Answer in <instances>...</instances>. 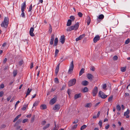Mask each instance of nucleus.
Returning a JSON list of instances; mask_svg holds the SVG:
<instances>
[{"label":"nucleus","instance_id":"obj_28","mask_svg":"<svg viewBox=\"0 0 130 130\" xmlns=\"http://www.w3.org/2000/svg\"><path fill=\"white\" fill-rule=\"evenodd\" d=\"M32 90L31 89H29V88L27 89V91L26 93V96H27L30 94V93Z\"/></svg>","mask_w":130,"mask_h":130},{"label":"nucleus","instance_id":"obj_50","mask_svg":"<svg viewBox=\"0 0 130 130\" xmlns=\"http://www.w3.org/2000/svg\"><path fill=\"white\" fill-rule=\"evenodd\" d=\"M59 52V50L57 49H56L55 50V56H56V55L58 54Z\"/></svg>","mask_w":130,"mask_h":130},{"label":"nucleus","instance_id":"obj_2","mask_svg":"<svg viewBox=\"0 0 130 130\" xmlns=\"http://www.w3.org/2000/svg\"><path fill=\"white\" fill-rule=\"evenodd\" d=\"M9 24V18L8 17H5V18L4 20L2 23L1 26L2 27L6 28Z\"/></svg>","mask_w":130,"mask_h":130},{"label":"nucleus","instance_id":"obj_63","mask_svg":"<svg viewBox=\"0 0 130 130\" xmlns=\"http://www.w3.org/2000/svg\"><path fill=\"white\" fill-rule=\"evenodd\" d=\"M6 127V125L4 124L2 125L1 127V129L2 128H5Z\"/></svg>","mask_w":130,"mask_h":130},{"label":"nucleus","instance_id":"obj_64","mask_svg":"<svg viewBox=\"0 0 130 130\" xmlns=\"http://www.w3.org/2000/svg\"><path fill=\"white\" fill-rule=\"evenodd\" d=\"M125 97L128 96H129V93H125Z\"/></svg>","mask_w":130,"mask_h":130},{"label":"nucleus","instance_id":"obj_23","mask_svg":"<svg viewBox=\"0 0 130 130\" xmlns=\"http://www.w3.org/2000/svg\"><path fill=\"white\" fill-rule=\"evenodd\" d=\"M21 119H20L18 120L16 122V123L15 124L14 126H17V125L20 124L22 121Z\"/></svg>","mask_w":130,"mask_h":130},{"label":"nucleus","instance_id":"obj_57","mask_svg":"<svg viewBox=\"0 0 130 130\" xmlns=\"http://www.w3.org/2000/svg\"><path fill=\"white\" fill-rule=\"evenodd\" d=\"M71 92V90L70 89H68V94L69 95L70 94Z\"/></svg>","mask_w":130,"mask_h":130},{"label":"nucleus","instance_id":"obj_6","mask_svg":"<svg viewBox=\"0 0 130 130\" xmlns=\"http://www.w3.org/2000/svg\"><path fill=\"white\" fill-rule=\"evenodd\" d=\"M98 92V88L97 87H95L92 91V95L93 96H95L97 94Z\"/></svg>","mask_w":130,"mask_h":130},{"label":"nucleus","instance_id":"obj_22","mask_svg":"<svg viewBox=\"0 0 130 130\" xmlns=\"http://www.w3.org/2000/svg\"><path fill=\"white\" fill-rule=\"evenodd\" d=\"M87 23L88 25H89L91 22V19L90 17L88 16L87 17Z\"/></svg>","mask_w":130,"mask_h":130},{"label":"nucleus","instance_id":"obj_33","mask_svg":"<svg viewBox=\"0 0 130 130\" xmlns=\"http://www.w3.org/2000/svg\"><path fill=\"white\" fill-rule=\"evenodd\" d=\"M104 16L102 14H101L99 15L98 17V18L99 19L102 20L104 18Z\"/></svg>","mask_w":130,"mask_h":130},{"label":"nucleus","instance_id":"obj_24","mask_svg":"<svg viewBox=\"0 0 130 130\" xmlns=\"http://www.w3.org/2000/svg\"><path fill=\"white\" fill-rule=\"evenodd\" d=\"M85 69L84 68H82L79 72V75L80 76L82 74L84 73Z\"/></svg>","mask_w":130,"mask_h":130},{"label":"nucleus","instance_id":"obj_58","mask_svg":"<svg viewBox=\"0 0 130 130\" xmlns=\"http://www.w3.org/2000/svg\"><path fill=\"white\" fill-rule=\"evenodd\" d=\"M4 88V85L3 84H2L0 85V88Z\"/></svg>","mask_w":130,"mask_h":130},{"label":"nucleus","instance_id":"obj_41","mask_svg":"<svg viewBox=\"0 0 130 130\" xmlns=\"http://www.w3.org/2000/svg\"><path fill=\"white\" fill-rule=\"evenodd\" d=\"M39 103V102L37 101H36L34 104L33 105V106H37Z\"/></svg>","mask_w":130,"mask_h":130},{"label":"nucleus","instance_id":"obj_11","mask_svg":"<svg viewBox=\"0 0 130 130\" xmlns=\"http://www.w3.org/2000/svg\"><path fill=\"white\" fill-rule=\"evenodd\" d=\"M87 77L89 79L91 80H93L92 78L93 77V75L90 73H88L87 75Z\"/></svg>","mask_w":130,"mask_h":130},{"label":"nucleus","instance_id":"obj_44","mask_svg":"<svg viewBox=\"0 0 130 130\" xmlns=\"http://www.w3.org/2000/svg\"><path fill=\"white\" fill-rule=\"evenodd\" d=\"M118 57L116 55L114 56L113 58V59L114 60H116L118 59Z\"/></svg>","mask_w":130,"mask_h":130},{"label":"nucleus","instance_id":"obj_26","mask_svg":"<svg viewBox=\"0 0 130 130\" xmlns=\"http://www.w3.org/2000/svg\"><path fill=\"white\" fill-rule=\"evenodd\" d=\"M21 116V114H20L18 115V116H17L14 119L13 121V122H15V121H16Z\"/></svg>","mask_w":130,"mask_h":130},{"label":"nucleus","instance_id":"obj_53","mask_svg":"<svg viewBox=\"0 0 130 130\" xmlns=\"http://www.w3.org/2000/svg\"><path fill=\"white\" fill-rule=\"evenodd\" d=\"M56 89V88L55 87H53L51 90V92H52L54 91Z\"/></svg>","mask_w":130,"mask_h":130},{"label":"nucleus","instance_id":"obj_31","mask_svg":"<svg viewBox=\"0 0 130 130\" xmlns=\"http://www.w3.org/2000/svg\"><path fill=\"white\" fill-rule=\"evenodd\" d=\"M50 124L49 123L47 124L45 126L43 127V129L45 130L50 126Z\"/></svg>","mask_w":130,"mask_h":130},{"label":"nucleus","instance_id":"obj_35","mask_svg":"<svg viewBox=\"0 0 130 130\" xmlns=\"http://www.w3.org/2000/svg\"><path fill=\"white\" fill-rule=\"evenodd\" d=\"M28 104H25L24 106L22 108V110H25L26 109V108L27 107Z\"/></svg>","mask_w":130,"mask_h":130},{"label":"nucleus","instance_id":"obj_16","mask_svg":"<svg viewBox=\"0 0 130 130\" xmlns=\"http://www.w3.org/2000/svg\"><path fill=\"white\" fill-rule=\"evenodd\" d=\"M89 82L86 80H85L83 81L82 83V84L84 86H87L88 85Z\"/></svg>","mask_w":130,"mask_h":130},{"label":"nucleus","instance_id":"obj_61","mask_svg":"<svg viewBox=\"0 0 130 130\" xmlns=\"http://www.w3.org/2000/svg\"><path fill=\"white\" fill-rule=\"evenodd\" d=\"M78 122V120L76 119L73 122V124H76Z\"/></svg>","mask_w":130,"mask_h":130},{"label":"nucleus","instance_id":"obj_12","mask_svg":"<svg viewBox=\"0 0 130 130\" xmlns=\"http://www.w3.org/2000/svg\"><path fill=\"white\" fill-rule=\"evenodd\" d=\"M51 39L50 42V44L51 45H52L54 39V34H52L51 35Z\"/></svg>","mask_w":130,"mask_h":130},{"label":"nucleus","instance_id":"obj_62","mask_svg":"<svg viewBox=\"0 0 130 130\" xmlns=\"http://www.w3.org/2000/svg\"><path fill=\"white\" fill-rule=\"evenodd\" d=\"M95 68L93 67H92L91 68H90V70L93 71H94L95 70Z\"/></svg>","mask_w":130,"mask_h":130},{"label":"nucleus","instance_id":"obj_37","mask_svg":"<svg viewBox=\"0 0 130 130\" xmlns=\"http://www.w3.org/2000/svg\"><path fill=\"white\" fill-rule=\"evenodd\" d=\"M87 126L86 125H84L81 127L80 129L81 130H83Z\"/></svg>","mask_w":130,"mask_h":130},{"label":"nucleus","instance_id":"obj_48","mask_svg":"<svg viewBox=\"0 0 130 130\" xmlns=\"http://www.w3.org/2000/svg\"><path fill=\"white\" fill-rule=\"evenodd\" d=\"M32 4H31V5L30 6L29 8V10H28V12H31V10L32 9Z\"/></svg>","mask_w":130,"mask_h":130},{"label":"nucleus","instance_id":"obj_51","mask_svg":"<svg viewBox=\"0 0 130 130\" xmlns=\"http://www.w3.org/2000/svg\"><path fill=\"white\" fill-rule=\"evenodd\" d=\"M24 11H22V13L21 14V16L22 17L24 18L25 17V14L24 13Z\"/></svg>","mask_w":130,"mask_h":130},{"label":"nucleus","instance_id":"obj_52","mask_svg":"<svg viewBox=\"0 0 130 130\" xmlns=\"http://www.w3.org/2000/svg\"><path fill=\"white\" fill-rule=\"evenodd\" d=\"M102 121L101 120H100L99 122V125L101 127H102Z\"/></svg>","mask_w":130,"mask_h":130},{"label":"nucleus","instance_id":"obj_47","mask_svg":"<svg viewBox=\"0 0 130 130\" xmlns=\"http://www.w3.org/2000/svg\"><path fill=\"white\" fill-rule=\"evenodd\" d=\"M70 19L72 20V21H74L75 19V18L72 15L70 17Z\"/></svg>","mask_w":130,"mask_h":130},{"label":"nucleus","instance_id":"obj_36","mask_svg":"<svg viewBox=\"0 0 130 130\" xmlns=\"http://www.w3.org/2000/svg\"><path fill=\"white\" fill-rule=\"evenodd\" d=\"M116 109L118 111H120L121 109L120 106L119 105H117L116 106Z\"/></svg>","mask_w":130,"mask_h":130},{"label":"nucleus","instance_id":"obj_39","mask_svg":"<svg viewBox=\"0 0 130 130\" xmlns=\"http://www.w3.org/2000/svg\"><path fill=\"white\" fill-rule=\"evenodd\" d=\"M55 82L57 84H58L59 83V81L57 78H56L54 79Z\"/></svg>","mask_w":130,"mask_h":130},{"label":"nucleus","instance_id":"obj_10","mask_svg":"<svg viewBox=\"0 0 130 130\" xmlns=\"http://www.w3.org/2000/svg\"><path fill=\"white\" fill-rule=\"evenodd\" d=\"M85 36V34H83L82 35H80L76 39V41L80 40L82 39L83 37H84Z\"/></svg>","mask_w":130,"mask_h":130},{"label":"nucleus","instance_id":"obj_27","mask_svg":"<svg viewBox=\"0 0 130 130\" xmlns=\"http://www.w3.org/2000/svg\"><path fill=\"white\" fill-rule=\"evenodd\" d=\"M126 67L125 66L124 67H122L121 68V70L122 72H125L126 69Z\"/></svg>","mask_w":130,"mask_h":130},{"label":"nucleus","instance_id":"obj_9","mask_svg":"<svg viewBox=\"0 0 130 130\" xmlns=\"http://www.w3.org/2000/svg\"><path fill=\"white\" fill-rule=\"evenodd\" d=\"M56 102V98L54 97L52 99L50 102V104L51 105H53Z\"/></svg>","mask_w":130,"mask_h":130},{"label":"nucleus","instance_id":"obj_32","mask_svg":"<svg viewBox=\"0 0 130 130\" xmlns=\"http://www.w3.org/2000/svg\"><path fill=\"white\" fill-rule=\"evenodd\" d=\"M77 124H76L72 126L71 128V129L72 130L76 129L77 127Z\"/></svg>","mask_w":130,"mask_h":130},{"label":"nucleus","instance_id":"obj_25","mask_svg":"<svg viewBox=\"0 0 130 130\" xmlns=\"http://www.w3.org/2000/svg\"><path fill=\"white\" fill-rule=\"evenodd\" d=\"M92 106V104L91 103H88L86 104L85 105V107H90Z\"/></svg>","mask_w":130,"mask_h":130},{"label":"nucleus","instance_id":"obj_30","mask_svg":"<svg viewBox=\"0 0 130 130\" xmlns=\"http://www.w3.org/2000/svg\"><path fill=\"white\" fill-rule=\"evenodd\" d=\"M129 113V110L127 109V110L126 111L124 112V116H126L128 115Z\"/></svg>","mask_w":130,"mask_h":130},{"label":"nucleus","instance_id":"obj_7","mask_svg":"<svg viewBox=\"0 0 130 130\" xmlns=\"http://www.w3.org/2000/svg\"><path fill=\"white\" fill-rule=\"evenodd\" d=\"M34 30V28L31 27L30 28L29 32L30 35L32 37L34 36L35 35L33 33Z\"/></svg>","mask_w":130,"mask_h":130},{"label":"nucleus","instance_id":"obj_34","mask_svg":"<svg viewBox=\"0 0 130 130\" xmlns=\"http://www.w3.org/2000/svg\"><path fill=\"white\" fill-rule=\"evenodd\" d=\"M24 62L23 60H22L18 62V64L20 66H22L23 63Z\"/></svg>","mask_w":130,"mask_h":130},{"label":"nucleus","instance_id":"obj_13","mask_svg":"<svg viewBox=\"0 0 130 130\" xmlns=\"http://www.w3.org/2000/svg\"><path fill=\"white\" fill-rule=\"evenodd\" d=\"M100 39V37L98 35L96 36L93 39V41L94 43L96 42Z\"/></svg>","mask_w":130,"mask_h":130},{"label":"nucleus","instance_id":"obj_1","mask_svg":"<svg viewBox=\"0 0 130 130\" xmlns=\"http://www.w3.org/2000/svg\"><path fill=\"white\" fill-rule=\"evenodd\" d=\"M79 26L78 22H77L74 25L72 26L67 28L66 29L67 31H71L72 30H76L78 29Z\"/></svg>","mask_w":130,"mask_h":130},{"label":"nucleus","instance_id":"obj_4","mask_svg":"<svg viewBox=\"0 0 130 130\" xmlns=\"http://www.w3.org/2000/svg\"><path fill=\"white\" fill-rule=\"evenodd\" d=\"M76 80L75 78H73L70 80L68 83V85L70 87L74 85L76 82Z\"/></svg>","mask_w":130,"mask_h":130},{"label":"nucleus","instance_id":"obj_5","mask_svg":"<svg viewBox=\"0 0 130 130\" xmlns=\"http://www.w3.org/2000/svg\"><path fill=\"white\" fill-rule=\"evenodd\" d=\"M99 94L100 96L103 99H105L107 96L105 95L103 92L101 91L99 92Z\"/></svg>","mask_w":130,"mask_h":130},{"label":"nucleus","instance_id":"obj_29","mask_svg":"<svg viewBox=\"0 0 130 130\" xmlns=\"http://www.w3.org/2000/svg\"><path fill=\"white\" fill-rule=\"evenodd\" d=\"M83 92H87L88 91V89L87 87H85L83 89Z\"/></svg>","mask_w":130,"mask_h":130},{"label":"nucleus","instance_id":"obj_38","mask_svg":"<svg viewBox=\"0 0 130 130\" xmlns=\"http://www.w3.org/2000/svg\"><path fill=\"white\" fill-rule=\"evenodd\" d=\"M35 115H34L33 116L31 117V123H32L34 121L35 119Z\"/></svg>","mask_w":130,"mask_h":130},{"label":"nucleus","instance_id":"obj_42","mask_svg":"<svg viewBox=\"0 0 130 130\" xmlns=\"http://www.w3.org/2000/svg\"><path fill=\"white\" fill-rule=\"evenodd\" d=\"M113 98L112 96H110L108 99V101L109 102H110L112 101Z\"/></svg>","mask_w":130,"mask_h":130},{"label":"nucleus","instance_id":"obj_8","mask_svg":"<svg viewBox=\"0 0 130 130\" xmlns=\"http://www.w3.org/2000/svg\"><path fill=\"white\" fill-rule=\"evenodd\" d=\"M65 38L64 37V35H62L61 36V38L60 40V41L62 44H63L65 40Z\"/></svg>","mask_w":130,"mask_h":130},{"label":"nucleus","instance_id":"obj_15","mask_svg":"<svg viewBox=\"0 0 130 130\" xmlns=\"http://www.w3.org/2000/svg\"><path fill=\"white\" fill-rule=\"evenodd\" d=\"M26 7V2H24L23 4L21 6V11H24V9Z\"/></svg>","mask_w":130,"mask_h":130},{"label":"nucleus","instance_id":"obj_18","mask_svg":"<svg viewBox=\"0 0 130 130\" xmlns=\"http://www.w3.org/2000/svg\"><path fill=\"white\" fill-rule=\"evenodd\" d=\"M81 96L82 94L81 93L75 94L74 95V99H76L79 98H80L81 97Z\"/></svg>","mask_w":130,"mask_h":130},{"label":"nucleus","instance_id":"obj_46","mask_svg":"<svg viewBox=\"0 0 130 130\" xmlns=\"http://www.w3.org/2000/svg\"><path fill=\"white\" fill-rule=\"evenodd\" d=\"M130 42V40L128 38L126 40L125 42V44H128Z\"/></svg>","mask_w":130,"mask_h":130},{"label":"nucleus","instance_id":"obj_14","mask_svg":"<svg viewBox=\"0 0 130 130\" xmlns=\"http://www.w3.org/2000/svg\"><path fill=\"white\" fill-rule=\"evenodd\" d=\"M60 108V106L59 104H57L55 105L54 107L53 108V109L54 110H58Z\"/></svg>","mask_w":130,"mask_h":130},{"label":"nucleus","instance_id":"obj_20","mask_svg":"<svg viewBox=\"0 0 130 130\" xmlns=\"http://www.w3.org/2000/svg\"><path fill=\"white\" fill-rule=\"evenodd\" d=\"M72 24V20L70 19H69L67 22V26H71Z\"/></svg>","mask_w":130,"mask_h":130},{"label":"nucleus","instance_id":"obj_45","mask_svg":"<svg viewBox=\"0 0 130 130\" xmlns=\"http://www.w3.org/2000/svg\"><path fill=\"white\" fill-rule=\"evenodd\" d=\"M106 84H104L103 85L102 88L104 90H106Z\"/></svg>","mask_w":130,"mask_h":130},{"label":"nucleus","instance_id":"obj_49","mask_svg":"<svg viewBox=\"0 0 130 130\" xmlns=\"http://www.w3.org/2000/svg\"><path fill=\"white\" fill-rule=\"evenodd\" d=\"M28 120V119H25L23 120L22 121V123H24L26 122H27Z\"/></svg>","mask_w":130,"mask_h":130},{"label":"nucleus","instance_id":"obj_3","mask_svg":"<svg viewBox=\"0 0 130 130\" xmlns=\"http://www.w3.org/2000/svg\"><path fill=\"white\" fill-rule=\"evenodd\" d=\"M74 68V64L73 61H72L70 63L69 66V68L68 71V74H72V72Z\"/></svg>","mask_w":130,"mask_h":130},{"label":"nucleus","instance_id":"obj_56","mask_svg":"<svg viewBox=\"0 0 130 130\" xmlns=\"http://www.w3.org/2000/svg\"><path fill=\"white\" fill-rule=\"evenodd\" d=\"M46 122L45 121H42L41 123V124L43 125H44L46 123Z\"/></svg>","mask_w":130,"mask_h":130},{"label":"nucleus","instance_id":"obj_55","mask_svg":"<svg viewBox=\"0 0 130 130\" xmlns=\"http://www.w3.org/2000/svg\"><path fill=\"white\" fill-rule=\"evenodd\" d=\"M20 103V101H18L16 102L15 104V109H16V108L17 107V105L19 103Z\"/></svg>","mask_w":130,"mask_h":130},{"label":"nucleus","instance_id":"obj_59","mask_svg":"<svg viewBox=\"0 0 130 130\" xmlns=\"http://www.w3.org/2000/svg\"><path fill=\"white\" fill-rule=\"evenodd\" d=\"M65 87H66V85H63L62 86V88L61 89V90H63L64 89V88Z\"/></svg>","mask_w":130,"mask_h":130},{"label":"nucleus","instance_id":"obj_60","mask_svg":"<svg viewBox=\"0 0 130 130\" xmlns=\"http://www.w3.org/2000/svg\"><path fill=\"white\" fill-rule=\"evenodd\" d=\"M11 96H9L8 97L7 99V101H9L11 99Z\"/></svg>","mask_w":130,"mask_h":130},{"label":"nucleus","instance_id":"obj_43","mask_svg":"<svg viewBox=\"0 0 130 130\" xmlns=\"http://www.w3.org/2000/svg\"><path fill=\"white\" fill-rule=\"evenodd\" d=\"M78 15L81 18L82 17L83 14L81 12H79L78 13Z\"/></svg>","mask_w":130,"mask_h":130},{"label":"nucleus","instance_id":"obj_54","mask_svg":"<svg viewBox=\"0 0 130 130\" xmlns=\"http://www.w3.org/2000/svg\"><path fill=\"white\" fill-rule=\"evenodd\" d=\"M4 93L3 91H1L0 92V97H2Z\"/></svg>","mask_w":130,"mask_h":130},{"label":"nucleus","instance_id":"obj_40","mask_svg":"<svg viewBox=\"0 0 130 130\" xmlns=\"http://www.w3.org/2000/svg\"><path fill=\"white\" fill-rule=\"evenodd\" d=\"M17 73V71H14L13 72V76L15 77L16 76Z\"/></svg>","mask_w":130,"mask_h":130},{"label":"nucleus","instance_id":"obj_17","mask_svg":"<svg viewBox=\"0 0 130 130\" xmlns=\"http://www.w3.org/2000/svg\"><path fill=\"white\" fill-rule=\"evenodd\" d=\"M60 64L59 63L57 66L55 70V74L57 75L58 73L59 70V66Z\"/></svg>","mask_w":130,"mask_h":130},{"label":"nucleus","instance_id":"obj_19","mask_svg":"<svg viewBox=\"0 0 130 130\" xmlns=\"http://www.w3.org/2000/svg\"><path fill=\"white\" fill-rule=\"evenodd\" d=\"M47 108V107L46 105L45 104H42L40 106V108L41 109H46Z\"/></svg>","mask_w":130,"mask_h":130},{"label":"nucleus","instance_id":"obj_21","mask_svg":"<svg viewBox=\"0 0 130 130\" xmlns=\"http://www.w3.org/2000/svg\"><path fill=\"white\" fill-rule=\"evenodd\" d=\"M58 43V38H55L54 40V46H56L57 45Z\"/></svg>","mask_w":130,"mask_h":130}]
</instances>
